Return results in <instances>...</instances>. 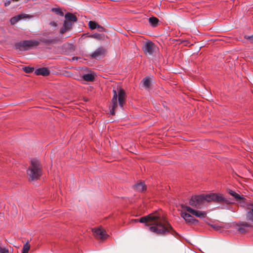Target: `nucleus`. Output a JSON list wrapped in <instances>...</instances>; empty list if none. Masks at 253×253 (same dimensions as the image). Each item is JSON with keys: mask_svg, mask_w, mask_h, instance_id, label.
Wrapping results in <instances>:
<instances>
[{"mask_svg": "<svg viewBox=\"0 0 253 253\" xmlns=\"http://www.w3.org/2000/svg\"><path fill=\"white\" fill-rule=\"evenodd\" d=\"M135 222L145 223L146 225L150 226L149 230L158 235H165L171 233L173 235L175 231L166 220L157 213H153L139 219L132 220Z\"/></svg>", "mask_w": 253, "mask_h": 253, "instance_id": "nucleus-1", "label": "nucleus"}, {"mask_svg": "<svg viewBox=\"0 0 253 253\" xmlns=\"http://www.w3.org/2000/svg\"><path fill=\"white\" fill-rule=\"evenodd\" d=\"M113 97L112 99V109L111 110V114L112 115H115V110L118 106V101L120 107H123L126 103V93L124 89L122 88H117V90L114 89L113 90Z\"/></svg>", "mask_w": 253, "mask_h": 253, "instance_id": "nucleus-2", "label": "nucleus"}, {"mask_svg": "<svg viewBox=\"0 0 253 253\" xmlns=\"http://www.w3.org/2000/svg\"><path fill=\"white\" fill-rule=\"evenodd\" d=\"M29 179L34 180L38 179L42 175V166L39 160L33 159L31 161L30 166L27 170Z\"/></svg>", "mask_w": 253, "mask_h": 253, "instance_id": "nucleus-3", "label": "nucleus"}, {"mask_svg": "<svg viewBox=\"0 0 253 253\" xmlns=\"http://www.w3.org/2000/svg\"><path fill=\"white\" fill-rule=\"evenodd\" d=\"M207 202H214L220 204H225L227 205L232 204V202L230 199H227L220 194L211 193L206 194Z\"/></svg>", "mask_w": 253, "mask_h": 253, "instance_id": "nucleus-4", "label": "nucleus"}, {"mask_svg": "<svg viewBox=\"0 0 253 253\" xmlns=\"http://www.w3.org/2000/svg\"><path fill=\"white\" fill-rule=\"evenodd\" d=\"M39 44V42L35 40H26L23 41L15 44V47L16 49H19L21 51L27 50L30 48L37 46Z\"/></svg>", "mask_w": 253, "mask_h": 253, "instance_id": "nucleus-5", "label": "nucleus"}, {"mask_svg": "<svg viewBox=\"0 0 253 253\" xmlns=\"http://www.w3.org/2000/svg\"><path fill=\"white\" fill-rule=\"evenodd\" d=\"M206 195L203 194L193 196L189 201V205L197 209H201L207 202Z\"/></svg>", "mask_w": 253, "mask_h": 253, "instance_id": "nucleus-6", "label": "nucleus"}, {"mask_svg": "<svg viewBox=\"0 0 253 253\" xmlns=\"http://www.w3.org/2000/svg\"><path fill=\"white\" fill-rule=\"evenodd\" d=\"M157 47L152 42L145 43L143 46V50L146 55H151L157 50Z\"/></svg>", "mask_w": 253, "mask_h": 253, "instance_id": "nucleus-7", "label": "nucleus"}, {"mask_svg": "<svg viewBox=\"0 0 253 253\" xmlns=\"http://www.w3.org/2000/svg\"><path fill=\"white\" fill-rule=\"evenodd\" d=\"M181 207L182 208H184L188 212L192 214L193 215H195L198 217L203 218H205L207 215V213L205 211H196L192 209L189 207L185 206L183 205H181Z\"/></svg>", "mask_w": 253, "mask_h": 253, "instance_id": "nucleus-8", "label": "nucleus"}, {"mask_svg": "<svg viewBox=\"0 0 253 253\" xmlns=\"http://www.w3.org/2000/svg\"><path fill=\"white\" fill-rule=\"evenodd\" d=\"M106 53V50L103 47H99L90 55L91 59H98L104 57Z\"/></svg>", "mask_w": 253, "mask_h": 253, "instance_id": "nucleus-9", "label": "nucleus"}, {"mask_svg": "<svg viewBox=\"0 0 253 253\" xmlns=\"http://www.w3.org/2000/svg\"><path fill=\"white\" fill-rule=\"evenodd\" d=\"M94 236L98 239L103 240L105 239L108 236L105 230H104L101 227L98 228L92 229Z\"/></svg>", "mask_w": 253, "mask_h": 253, "instance_id": "nucleus-10", "label": "nucleus"}, {"mask_svg": "<svg viewBox=\"0 0 253 253\" xmlns=\"http://www.w3.org/2000/svg\"><path fill=\"white\" fill-rule=\"evenodd\" d=\"M237 226L238 230L242 233L247 232L248 228L252 227L250 223L247 222H242L238 224Z\"/></svg>", "mask_w": 253, "mask_h": 253, "instance_id": "nucleus-11", "label": "nucleus"}, {"mask_svg": "<svg viewBox=\"0 0 253 253\" xmlns=\"http://www.w3.org/2000/svg\"><path fill=\"white\" fill-rule=\"evenodd\" d=\"M181 215L187 223H194L195 222L198 221L197 219L194 218V217L190 214L186 212H182Z\"/></svg>", "mask_w": 253, "mask_h": 253, "instance_id": "nucleus-12", "label": "nucleus"}, {"mask_svg": "<svg viewBox=\"0 0 253 253\" xmlns=\"http://www.w3.org/2000/svg\"><path fill=\"white\" fill-rule=\"evenodd\" d=\"M35 73L37 75H42L46 76L49 75L50 71L46 67H42L36 70Z\"/></svg>", "mask_w": 253, "mask_h": 253, "instance_id": "nucleus-13", "label": "nucleus"}, {"mask_svg": "<svg viewBox=\"0 0 253 253\" xmlns=\"http://www.w3.org/2000/svg\"><path fill=\"white\" fill-rule=\"evenodd\" d=\"M72 26V24L70 22L65 20L64 22L63 26L61 28L60 33L61 34H63L66 31L69 30L71 28Z\"/></svg>", "mask_w": 253, "mask_h": 253, "instance_id": "nucleus-14", "label": "nucleus"}, {"mask_svg": "<svg viewBox=\"0 0 253 253\" xmlns=\"http://www.w3.org/2000/svg\"><path fill=\"white\" fill-rule=\"evenodd\" d=\"M134 188L138 192H142L146 189V186L143 182H140L136 184L134 186Z\"/></svg>", "mask_w": 253, "mask_h": 253, "instance_id": "nucleus-15", "label": "nucleus"}, {"mask_svg": "<svg viewBox=\"0 0 253 253\" xmlns=\"http://www.w3.org/2000/svg\"><path fill=\"white\" fill-rule=\"evenodd\" d=\"M65 20L69 22H76L77 21V17L71 13H67L65 15Z\"/></svg>", "mask_w": 253, "mask_h": 253, "instance_id": "nucleus-16", "label": "nucleus"}, {"mask_svg": "<svg viewBox=\"0 0 253 253\" xmlns=\"http://www.w3.org/2000/svg\"><path fill=\"white\" fill-rule=\"evenodd\" d=\"M143 86L146 88H149L151 84V79L149 77H147L143 79L142 81Z\"/></svg>", "mask_w": 253, "mask_h": 253, "instance_id": "nucleus-17", "label": "nucleus"}, {"mask_svg": "<svg viewBox=\"0 0 253 253\" xmlns=\"http://www.w3.org/2000/svg\"><path fill=\"white\" fill-rule=\"evenodd\" d=\"M82 78L84 81L87 82H92L94 80V76L92 73L84 74Z\"/></svg>", "mask_w": 253, "mask_h": 253, "instance_id": "nucleus-18", "label": "nucleus"}, {"mask_svg": "<svg viewBox=\"0 0 253 253\" xmlns=\"http://www.w3.org/2000/svg\"><path fill=\"white\" fill-rule=\"evenodd\" d=\"M246 219L249 221L253 222V206L249 209V211L246 214Z\"/></svg>", "mask_w": 253, "mask_h": 253, "instance_id": "nucleus-19", "label": "nucleus"}, {"mask_svg": "<svg viewBox=\"0 0 253 253\" xmlns=\"http://www.w3.org/2000/svg\"><path fill=\"white\" fill-rule=\"evenodd\" d=\"M148 21L150 25L154 27L157 26L159 22V19L155 17H150Z\"/></svg>", "mask_w": 253, "mask_h": 253, "instance_id": "nucleus-20", "label": "nucleus"}, {"mask_svg": "<svg viewBox=\"0 0 253 253\" xmlns=\"http://www.w3.org/2000/svg\"><path fill=\"white\" fill-rule=\"evenodd\" d=\"M229 193L230 195L233 196L237 201H240L244 199L243 197L232 190H230L229 191Z\"/></svg>", "mask_w": 253, "mask_h": 253, "instance_id": "nucleus-21", "label": "nucleus"}, {"mask_svg": "<svg viewBox=\"0 0 253 253\" xmlns=\"http://www.w3.org/2000/svg\"><path fill=\"white\" fill-rule=\"evenodd\" d=\"M90 37L97 40H103L104 36L103 35L100 34L95 33L90 35Z\"/></svg>", "mask_w": 253, "mask_h": 253, "instance_id": "nucleus-22", "label": "nucleus"}, {"mask_svg": "<svg viewBox=\"0 0 253 253\" xmlns=\"http://www.w3.org/2000/svg\"><path fill=\"white\" fill-rule=\"evenodd\" d=\"M88 25L90 29L93 30L96 29L97 26H98V24L95 21H90L88 22Z\"/></svg>", "mask_w": 253, "mask_h": 253, "instance_id": "nucleus-23", "label": "nucleus"}, {"mask_svg": "<svg viewBox=\"0 0 253 253\" xmlns=\"http://www.w3.org/2000/svg\"><path fill=\"white\" fill-rule=\"evenodd\" d=\"M22 18V15H19L17 16L14 17L10 19V22L12 24H15L19 20Z\"/></svg>", "mask_w": 253, "mask_h": 253, "instance_id": "nucleus-24", "label": "nucleus"}, {"mask_svg": "<svg viewBox=\"0 0 253 253\" xmlns=\"http://www.w3.org/2000/svg\"><path fill=\"white\" fill-rule=\"evenodd\" d=\"M52 11L54 12L56 14L59 15L61 16H64V13L60 8H53L52 9Z\"/></svg>", "mask_w": 253, "mask_h": 253, "instance_id": "nucleus-25", "label": "nucleus"}, {"mask_svg": "<svg viewBox=\"0 0 253 253\" xmlns=\"http://www.w3.org/2000/svg\"><path fill=\"white\" fill-rule=\"evenodd\" d=\"M30 247L28 243L25 244L23 246L22 253H27L30 249Z\"/></svg>", "mask_w": 253, "mask_h": 253, "instance_id": "nucleus-26", "label": "nucleus"}, {"mask_svg": "<svg viewBox=\"0 0 253 253\" xmlns=\"http://www.w3.org/2000/svg\"><path fill=\"white\" fill-rule=\"evenodd\" d=\"M34 68L30 67H25L24 68V71L26 73H32L34 71Z\"/></svg>", "mask_w": 253, "mask_h": 253, "instance_id": "nucleus-27", "label": "nucleus"}, {"mask_svg": "<svg viewBox=\"0 0 253 253\" xmlns=\"http://www.w3.org/2000/svg\"><path fill=\"white\" fill-rule=\"evenodd\" d=\"M40 41L41 42H44L46 43H50L52 42L53 41L52 40H48V39H45L44 38H42V39H41Z\"/></svg>", "mask_w": 253, "mask_h": 253, "instance_id": "nucleus-28", "label": "nucleus"}, {"mask_svg": "<svg viewBox=\"0 0 253 253\" xmlns=\"http://www.w3.org/2000/svg\"><path fill=\"white\" fill-rule=\"evenodd\" d=\"M0 253H9V251L5 248L0 247Z\"/></svg>", "mask_w": 253, "mask_h": 253, "instance_id": "nucleus-29", "label": "nucleus"}, {"mask_svg": "<svg viewBox=\"0 0 253 253\" xmlns=\"http://www.w3.org/2000/svg\"><path fill=\"white\" fill-rule=\"evenodd\" d=\"M245 38L247 40H249L251 41V42H253V35L252 36H245Z\"/></svg>", "mask_w": 253, "mask_h": 253, "instance_id": "nucleus-30", "label": "nucleus"}, {"mask_svg": "<svg viewBox=\"0 0 253 253\" xmlns=\"http://www.w3.org/2000/svg\"><path fill=\"white\" fill-rule=\"evenodd\" d=\"M96 29L99 31V32H103L104 31L105 29L102 26L99 25L98 24V26H97Z\"/></svg>", "mask_w": 253, "mask_h": 253, "instance_id": "nucleus-31", "label": "nucleus"}, {"mask_svg": "<svg viewBox=\"0 0 253 253\" xmlns=\"http://www.w3.org/2000/svg\"><path fill=\"white\" fill-rule=\"evenodd\" d=\"M50 25L52 26V27H57V24L56 22H55L54 21H52L50 23Z\"/></svg>", "mask_w": 253, "mask_h": 253, "instance_id": "nucleus-32", "label": "nucleus"}, {"mask_svg": "<svg viewBox=\"0 0 253 253\" xmlns=\"http://www.w3.org/2000/svg\"><path fill=\"white\" fill-rule=\"evenodd\" d=\"M11 2H10V0H7L6 1V2L4 3V5L5 6H8L10 4Z\"/></svg>", "mask_w": 253, "mask_h": 253, "instance_id": "nucleus-33", "label": "nucleus"}]
</instances>
